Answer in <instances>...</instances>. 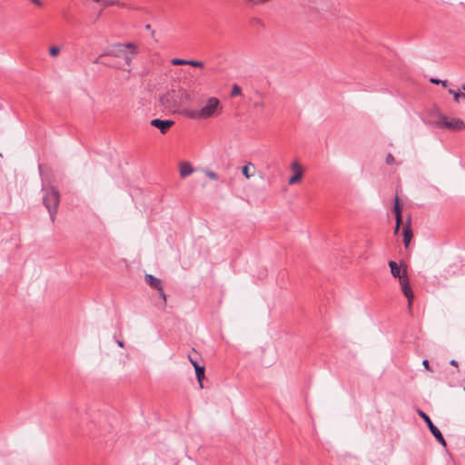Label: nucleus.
Masks as SVG:
<instances>
[{
	"instance_id": "f257e3e1",
	"label": "nucleus",
	"mask_w": 465,
	"mask_h": 465,
	"mask_svg": "<svg viewBox=\"0 0 465 465\" xmlns=\"http://www.w3.org/2000/svg\"><path fill=\"white\" fill-rule=\"evenodd\" d=\"M136 53V46L133 43L126 44H116L110 47H108L104 52V55L114 56L117 58H122L124 61V64L122 65H118L123 70L130 71L128 68L131 64V62L134 58V54Z\"/></svg>"
},
{
	"instance_id": "f03ea898",
	"label": "nucleus",
	"mask_w": 465,
	"mask_h": 465,
	"mask_svg": "<svg viewBox=\"0 0 465 465\" xmlns=\"http://www.w3.org/2000/svg\"><path fill=\"white\" fill-rule=\"evenodd\" d=\"M159 100L164 108L173 109L191 101L192 95L183 88L172 89L161 94Z\"/></svg>"
},
{
	"instance_id": "7ed1b4c3",
	"label": "nucleus",
	"mask_w": 465,
	"mask_h": 465,
	"mask_svg": "<svg viewBox=\"0 0 465 465\" xmlns=\"http://www.w3.org/2000/svg\"><path fill=\"white\" fill-rule=\"evenodd\" d=\"M220 101L216 97H210L206 104L199 110H189L185 115L193 120L208 119L219 114Z\"/></svg>"
},
{
	"instance_id": "20e7f679",
	"label": "nucleus",
	"mask_w": 465,
	"mask_h": 465,
	"mask_svg": "<svg viewBox=\"0 0 465 465\" xmlns=\"http://www.w3.org/2000/svg\"><path fill=\"white\" fill-rule=\"evenodd\" d=\"M43 190L45 192L43 196V203L49 213L51 221L54 223L60 203V194L55 187H44Z\"/></svg>"
},
{
	"instance_id": "39448f33",
	"label": "nucleus",
	"mask_w": 465,
	"mask_h": 465,
	"mask_svg": "<svg viewBox=\"0 0 465 465\" xmlns=\"http://www.w3.org/2000/svg\"><path fill=\"white\" fill-rule=\"evenodd\" d=\"M437 127H445L451 130H461L465 128V124L460 119L449 120L446 116H440L439 122L436 123Z\"/></svg>"
},
{
	"instance_id": "423d86ee",
	"label": "nucleus",
	"mask_w": 465,
	"mask_h": 465,
	"mask_svg": "<svg viewBox=\"0 0 465 465\" xmlns=\"http://www.w3.org/2000/svg\"><path fill=\"white\" fill-rule=\"evenodd\" d=\"M403 276L404 277H401L400 284L401 286L404 296L408 299V307L411 308L414 295L410 286L406 269L403 270Z\"/></svg>"
},
{
	"instance_id": "0eeeda50",
	"label": "nucleus",
	"mask_w": 465,
	"mask_h": 465,
	"mask_svg": "<svg viewBox=\"0 0 465 465\" xmlns=\"http://www.w3.org/2000/svg\"><path fill=\"white\" fill-rule=\"evenodd\" d=\"M150 124L155 128H157L161 134H166L169 129L174 124V121L173 120H162L159 118H155L151 120Z\"/></svg>"
},
{
	"instance_id": "6e6552de",
	"label": "nucleus",
	"mask_w": 465,
	"mask_h": 465,
	"mask_svg": "<svg viewBox=\"0 0 465 465\" xmlns=\"http://www.w3.org/2000/svg\"><path fill=\"white\" fill-rule=\"evenodd\" d=\"M412 236L413 233L411 225V217H409L406 224L403 226V242L405 248L409 247Z\"/></svg>"
},
{
	"instance_id": "1a4fd4ad",
	"label": "nucleus",
	"mask_w": 465,
	"mask_h": 465,
	"mask_svg": "<svg viewBox=\"0 0 465 465\" xmlns=\"http://www.w3.org/2000/svg\"><path fill=\"white\" fill-rule=\"evenodd\" d=\"M144 280L145 282L152 288L157 290L158 292H162L163 284L162 281L159 278H156L152 274H146Z\"/></svg>"
},
{
	"instance_id": "9d476101",
	"label": "nucleus",
	"mask_w": 465,
	"mask_h": 465,
	"mask_svg": "<svg viewBox=\"0 0 465 465\" xmlns=\"http://www.w3.org/2000/svg\"><path fill=\"white\" fill-rule=\"evenodd\" d=\"M418 414L426 422L428 429L430 430L432 435H434L435 433H437V431L440 430L438 427L433 424L430 418L424 411H422L421 410H418Z\"/></svg>"
},
{
	"instance_id": "9b49d317",
	"label": "nucleus",
	"mask_w": 465,
	"mask_h": 465,
	"mask_svg": "<svg viewBox=\"0 0 465 465\" xmlns=\"http://www.w3.org/2000/svg\"><path fill=\"white\" fill-rule=\"evenodd\" d=\"M180 176L185 178L194 172L193 165L189 162L180 163Z\"/></svg>"
},
{
	"instance_id": "f8f14e48",
	"label": "nucleus",
	"mask_w": 465,
	"mask_h": 465,
	"mask_svg": "<svg viewBox=\"0 0 465 465\" xmlns=\"http://www.w3.org/2000/svg\"><path fill=\"white\" fill-rule=\"evenodd\" d=\"M389 266L391 268V275L394 278H399V280H401V277H404L403 276V272H401V266L396 262L390 261L389 262Z\"/></svg>"
},
{
	"instance_id": "ddd939ff",
	"label": "nucleus",
	"mask_w": 465,
	"mask_h": 465,
	"mask_svg": "<svg viewBox=\"0 0 465 465\" xmlns=\"http://www.w3.org/2000/svg\"><path fill=\"white\" fill-rule=\"evenodd\" d=\"M393 211L395 213V218L398 221V226H401V224L402 223V216L398 195L395 196V204L393 207Z\"/></svg>"
},
{
	"instance_id": "4468645a",
	"label": "nucleus",
	"mask_w": 465,
	"mask_h": 465,
	"mask_svg": "<svg viewBox=\"0 0 465 465\" xmlns=\"http://www.w3.org/2000/svg\"><path fill=\"white\" fill-rule=\"evenodd\" d=\"M254 171L255 167L252 163H248L242 169V173L246 179L252 177L254 175Z\"/></svg>"
},
{
	"instance_id": "2eb2a0df",
	"label": "nucleus",
	"mask_w": 465,
	"mask_h": 465,
	"mask_svg": "<svg viewBox=\"0 0 465 465\" xmlns=\"http://www.w3.org/2000/svg\"><path fill=\"white\" fill-rule=\"evenodd\" d=\"M194 370L200 388H203V380L204 379L205 367L203 365H198L194 368Z\"/></svg>"
},
{
	"instance_id": "dca6fc26",
	"label": "nucleus",
	"mask_w": 465,
	"mask_h": 465,
	"mask_svg": "<svg viewBox=\"0 0 465 465\" xmlns=\"http://www.w3.org/2000/svg\"><path fill=\"white\" fill-rule=\"evenodd\" d=\"M302 177V170H298L289 179V184L292 185L298 183Z\"/></svg>"
},
{
	"instance_id": "f3484780",
	"label": "nucleus",
	"mask_w": 465,
	"mask_h": 465,
	"mask_svg": "<svg viewBox=\"0 0 465 465\" xmlns=\"http://www.w3.org/2000/svg\"><path fill=\"white\" fill-rule=\"evenodd\" d=\"M449 93L453 95V98H454L455 102H457V103L459 102L460 98H464L465 99V94L464 93L456 92V91H454L452 89H449Z\"/></svg>"
},
{
	"instance_id": "a211bd4d",
	"label": "nucleus",
	"mask_w": 465,
	"mask_h": 465,
	"mask_svg": "<svg viewBox=\"0 0 465 465\" xmlns=\"http://www.w3.org/2000/svg\"><path fill=\"white\" fill-rule=\"evenodd\" d=\"M434 438L436 439V440L443 447H446V441L440 432V430L437 431V433H435L434 435Z\"/></svg>"
},
{
	"instance_id": "6ab92c4d",
	"label": "nucleus",
	"mask_w": 465,
	"mask_h": 465,
	"mask_svg": "<svg viewBox=\"0 0 465 465\" xmlns=\"http://www.w3.org/2000/svg\"><path fill=\"white\" fill-rule=\"evenodd\" d=\"M187 64L193 67H200L203 68L204 66L203 62L198 60H187Z\"/></svg>"
},
{
	"instance_id": "aec40b11",
	"label": "nucleus",
	"mask_w": 465,
	"mask_h": 465,
	"mask_svg": "<svg viewBox=\"0 0 465 465\" xmlns=\"http://www.w3.org/2000/svg\"><path fill=\"white\" fill-rule=\"evenodd\" d=\"M240 94H242V88L238 84H233L231 91V96L234 97Z\"/></svg>"
},
{
	"instance_id": "412c9836",
	"label": "nucleus",
	"mask_w": 465,
	"mask_h": 465,
	"mask_svg": "<svg viewBox=\"0 0 465 465\" xmlns=\"http://www.w3.org/2000/svg\"><path fill=\"white\" fill-rule=\"evenodd\" d=\"M204 173H205V175H206L209 179L213 180V181H217V180H218V178H219V177H218V174H217L215 172L211 171V170H206V171H204Z\"/></svg>"
},
{
	"instance_id": "4be33fe9",
	"label": "nucleus",
	"mask_w": 465,
	"mask_h": 465,
	"mask_svg": "<svg viewBox=\"0 0 465 465\" xmlns=\"http://www.w3.org/2000/svg\"><path fill=\"white\" fill-rule=\"evenodd\" d=\"M430 82L435 84H441L442 87H446L448 84L447 80H440L433 77L430 79Z\"/></svg>"
},
{
	"instance_id": "5701e85b",
	"label": "nucleus",
	"mask_w": 465,
	"mask_h": 465,
	"mask_svg": "<svg viewBox=\"0 0 465 465\" xmlns=\"http://www.w3.org/2000/svg\"><path fill=\"white\" fill-rule=\"evenodd\" d=\"M172 64L173 65H183L187 64V60L181 59V58H173L172 60Z\"/></svg>"
},
{
	"instance_id": "b1692460",
	"label": "nucleus",
	"mask_w": 465,
	"mask_h": 465,
	"mask_svg": "<svg viewBox=\"0 0 465 465\" xmlns=\"http://www.w3.org/2000/svg\"><path fill=\"white\" fill-rule=\"evenodd\" d=\"M103 4L105 5V6H111V5H124L123 4L119 3L118 0H103Z\"/></svg>"
},
{
	"instance_id": "393cba45",
	"label": "nucleus",
	"mask_w": 465,
	"mask_h": 465,
	"mask_svg": "<svg viewBox=\"0 0 465 465\" xmlns=\"http://www.w3.org/2000/svg\"><path fill=\"white\" fill-rule=\"evenodd\" d=\"M59 52H60V48L58 46H51L49 48V54L50 55L52 56H56L59 54Z\"/></svg>"
},
{
	"instance_id": "a878e982",
	"label": "nucleus",
	"mask_w": 465,
	"mask_h": 465,
	"mask_svg": "<svg viewBox=\"0 0 465 465\" xmlns=\"http://www.w3.org/2000/svg\"><path fill=\"white\" fill-rule=\"evenodd\" d=\"M105 55H104V53L101 54L94 61V64H104V65H112L111 64H108V63H105L104 62L102 59L103 57H104Z\"/></svg>"
},
{
	"instance_id": "bb28decb",
	"label": "nucleus",
	"mask_w": 465,
	"mask_h": 465,
	"mask_svg": "<svg viewBox=\"0 0 465 465\" xmlns=\"http://www.w3.org/2000/svg\"><path fill=\"white\" fill-rule=\"evenodd\" d=\"M291 168L294 173L298 172V170H302L298 162H293L291 165Z\"/></svg>"
},
{
	"instance_id": "cd10ccee",
	"label": "nucleus",
	"mask_w": 465,
	"mask_h": 465,
	"mask_svg": "<svg viewBox=\"0 0 465 465\" xmlns=\"http://www.w3.org/2000/svg\"><path fill=\"white\" fill-rule=\"evenodd\" d=\"M246 1L251 3L253 5H256L263 4V3L267 2L268 0H246Z\"/></svg>"
},
{
	"instance_id": "c85d7f7f",
	"label": "nucleus",
	"mask_w": 465,
	"mask_h": 465,
	"mask_svg": "<svg viewBox=\"0 0 465 465\" xmlns=\"http://www.w3.org/2000/svg\"><path fill=\"white\" fill-rule=\"evenodd\" d=\"M386 163L388 164H392L394 163V157L392 156V154L389 153L387 156H386Z\"/></svg>"
},
{
	"instance_id": "c756f323",
	"label": "nucleus",
	"mask_w": 465,
	"mask_h": 465,
	"mask_svg": "<svg viewBox=\"0 0 465 465\" xmlns=\"http://www.w3.org/2000/svg\"><path fill=\"white\" fill-rule=\"evenodd\" d=\"M159 295L163 299V305H165L166 304V294H165L163 287H162V292H159Z\"/></svg>"
},
{
	"instance_id": "7c9ffc66",
	"label": "nucleus",
	"mask_w": 465,
	"mask_h": 465,
	"mask_svg": "<svg viewBox=\"0 0 465 465\" xmlns=\"http://www.w3.org/2000/svg\"><path fill=\"white\" fill-rule=\"evenodd\" d=\"M188 359L194 368L200 365L198 361L195 359H193L191 355L188 356Z\"/></svg>"
},
{
	"instance_id": "2f4dec72",
	"label": "nucleus",
	"mask_w": 465,
	"mask_h": 465,
	"mask_svg": "<svg viewBox=\"0 0 465 465\" xmlns=\"http://www.w3.org/2000/svg\"><path fill=\"white\" fill-rule=\"evenodd\" d=\"M253 105H254V107H257V108H263L265 104L263 102H255Z\"/></svg>"
},
{
	"instance_id": "473e14b6",
	"label": "nucleus",
	"mask_w": 465,
	"mask_h": 465,
	"mask_svg": "<svg viewBox=\"0 0 465 465\" xmlns=\"http://www.w3.org/2000/svg\"><path fill=\"white\" fill-rule=\"evenodd\" d=\"M422 365L425 367V369L429 370L430 367H429V361L428 360H423L422 361Z\"/></svg>"
},
{
	"instance_id": "72a5a7b5",
	"label": "nucleus",
	"mask_w": 465,
	"mask_h": 465,
	"mask_svg": "<svg viewBox=\"0 0 465 465\" xmlns=\"http://www.w3.org/2000/svg\"><path fill=\"white\" fill-rule=\"evenodd\" d=\"M30 1L33 2L34 4H35L38 6H42L41 0H30Z\"/></svg>"
},
{
	"instance_id": "f704fd0d",
	"label": "nucleus",
	"mask_w": 465,
	"mask_h": 465,
	"mask_svg": "<svg viewBox=\"0 0 465 465\" xmlns=\"http://www.w3.org/2000/svg\"><path fill=\"white\" fill-rule=\"evenodd\" d=\"M401 226H398V221L396 220V226L394 228V233L397 234L399 232Z\"/></svg>"
},
{
	"instance_id": "c9c22d12",
	"label": "nucleus",
	"mask_w": 465,
	"mask_h": 465,
	"mask_svg": "<svg viewBox=\"0 0 465 465\" xmlns=\"http://www.w3.org/2000/svg\"><path fill=\"white\" fill-rule=\"evenodd\" d=\"M116 342H117L118 346H120L121 348H124V343L123 341L118 340Z\"/></svg>"
},
{
	"instance_id": "e433bc0d",
	"label": "nucleus",
	"mask_w": 465,
	"mask_h": 465,
	"mask_svg": "<svg viewBox=\"0 0 465 465\" xmlns=\"http://www.w3.org/2000/svg\"><path fill=\"white\" fill-rule=\"evenodd\" d=\"M450 363L453 366H458V361L456 360H451Z\"/></svg>"
},
{
	"instance_id": "4c0bfd02",
	"label": "nucleus",
	"mask_w": 465,
	"mask_h": 465,
	"mask_svg": "<svg viewBox=\"0 0 465 465\" xmlns=\"http://www.w3.org/2000/svg\"><path fill=\"white\" fill-rule=\"evenodd\" d=\"M95 3H103V0H94Z\"/></svg>"
},
{
	"instance_id": "58836bf2",
	"label": "nucleus",
	"mask_w": 465,
	"mask_h": 465,
	"mask_svg": "<svg viewBox=\"0 0 465 465\" xmlns=\"http://www.w3.org/2000/svg\"><path fill=\"white\" fill-rule=\"evenodd\" d=\"M461 90H464V91H465V84H462V85H461Z\"/></svg>"
},
{
	"instance_id": "ea45409f",
	"label": "nucleus",
	"mask_w": 465,
	"mask_h": 465,
	"mask_svg": "<svg viewBox=\"0 0 465 465\" xmlns=\"http://www.w3.org/2000/svg\"><path fill=\"white\" fill-rule=\"evenodd\" d=\"M146 28H147V29H150V28H151V25H146Z\"/></svg>"
}]
</instances>
